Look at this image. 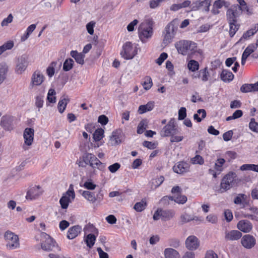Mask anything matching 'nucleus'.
Returning a JSON list of instances; mask_svg holds the SVG:
<instances>
[{"label": "nucleus", "instance_id": "nucleus-16", "mask_svg": "<svg viewBox=\"0 0 258 258\" xmlns=\"http://www.w3.org/2000/svg\"><path fill=\"white\" fill-rule=\"evenodd\" d=\"M186 247L189 250L197 249L200 246V241L194 235L188 236L185 242Z\"/></svg>", "mask_w": 258, "mask_h": 258}, {"label": "nucleus", "instance_id": "nucleus-46", "mask_svg": "<svg viewBox=\"0 0 258 258\" xmlns=\"http://www.w3.org/2000/svg\"><path fill=\"white\" fill-rule=\"evenodd\" d=\"M111 144L112 145H118L121 143V140L116 132H113L110 137Z\"/></svg>", "mask_w": 258, "mask_h": 258}, {"label": "nucleus", "instance_id": "nucleus-64", "mask_svg": "<svg viewBox=\"0 0 258 258\" xmlns=\"http://www.w3.org/2000/svg\"><path fill=\"white\" fill-rule=\"evenodd\" d=\"M225 219L228 222L231 221L233 219V215L230 210H226L224 212Z\"/></svg>", "mask_w": 258, "mask_h": 258}, {"label": "nucleus", "instance_id": "nucleus-52", "mask_svg": "<svg viewBox=\"0 0 258 258\" xmlns=\"http://www.w3.org/2000/svg\"><path fill=\"white\" fill-rule=\"evenodd\" d=\"M56 63L55 62H52L51 63L50 66H49L46 72L47 74L49 77H52V76L54 74V67L56 66Z\"/></svg>", "mask_w": 258, "mask_h": 258}, {"label": "nucleus", "instance_id": "nucleus-61", "mask_svg": "<svg viewBox=\"0 0 258 258\" xmlns=\"http://www.w3.org/2000/svg\"><path fill=\"white\" fill-rule=\"evenodd\" d=\"M98 121L102 125H105L108 122V118L105 115H101L98 117Z\"/></svg>", "mask_w": 258, "mask_h": 258}, {"label": "nucleus", "instance_id": "nucleus-48", "mask_svg": "<svg viewBox=\"0 0 258 258\" xmlns=\"http://www.w3.org/2000/svg\"><path fill=\"white\" fill-rule=\"evenodd\" d=\"M249 127L252 131L258 133V123L255 122L254 118H251L249 123Z\"/></svg>", "mask_w": 258, "mask_h": 258}, {"label": "nucleus", "instance_id": "nucleus-7", "mask_svg": "<svg viewBox=\"0 0 258 258\" xmlns=\"http://www.w3.org/2000/svg\"><path fill=\"white\" fill-rule=\"evenodd\" d=\"M175 212L173 210H164L158 208L154 213L153 218L157 221L161 219L163 221H168L173 218Z\"/></svg>", "mask_w": 258, "mask_h": 258}, {"label": "nucleus", "instance_id": "nucleus-6", "mask_svg": "<svg viewBox=\"0 0 258 258\" xmlns=\"http://www.w3.org/2000/svg\"><path fill=\"white\" fill-rule=\"evenodd\" d=\"M242 9L238 5H232L228 9L226 16L228 22L237 23V19L242 14Z\"/></svg>", "mask_w": 258, "mask_h": 258}, {"label": "nucleus", "instance_id": "nucleus-27", "mask_svg": "<svg viewBox=\"0 0 258 258\" xmlns=\"http://www.w3.org/2000/svg\"><path fill=\"white\" fill-rule=\"evenodd\" d=\"M165 258H180L178 252L172 248H167L164 250Z\"/></svg>", "mask_w": 258, "mask_h": 258}, {"label": "nucleus", "instance_id": "nucleus-18", "mask_svg": "<svg viewBox=\"0 0 258 258\" xmlns=\"http://www.w3.org/2000/svg\"><path fill=\"white\" fill-rule=\"evenodd\" d=\"M44 77L39 71H36L32 75L30 86L33 88L34 86L40 85L44 81Z\"/></svg>", "mask_w": 258, "mask_h": 258}, {"label": "nucleus", "instance_id": "nucleus-60", "mask_svg": "<svg viewBox=\"0 0 258 258\" xmlns=\"http://www.w3.org/2000/svg\"><path fill=\"white\" fill-rule=\"evenodd\" d=\"M120 167V165L119 163H115L110 165L108 167V169L111 173H114L119 169Z\"/></svg>", "mask_w": 258, "mask_h": 258}, {"label": "nucleus", "instance_id": "nucleus-33", "mask_svg": "<svg viewBox=\"0 0 258 258\" xmlns=\"http://www.w3.org/2000/svg\"><path fill=\"white\" fill-rule=\"evenodd\" d=\"M81 195L86 200L92 203H94L97 200V198L94 192L85 190L83 191L81 193Z\"/></svg>", "mask_w": 258, "mask_h": 258}, {"label": "nucleus", "instance_id": "nucleus-39", "mask_svg": "<svg viewBox=\"0 0 258 258\" xmlns=\"http://www.w3.org/2000/svg\"><path fill=\"white\" fill-rule=\"evenodd\" d=\"M255 48L256 47L254 45H249L244 50L242 55V56L247 58L249 56V55L254 51Z\"/></svg>", "mask_w": 258, "mask_h": 258}, {"label": "nucleus", "instance_id": "nucleus-20", "mask_svg": "<svg viewBox=\"0 0 258 258\" xmlns=\"http://www.w3.org/2000/svg\"><path fill=\"white\" fill-rule=\"evenodd\" d=\"M237 227L241 231L247 233L252 229V225L249 221L243 220L238 222Z\"/></svg>", "mask_w": 258, "mask_h": 258}, {"label": "nucleus", "instance_id": "nucleus-34", "mask_svg": "<svg viewBox=\"0 0 258 258\" xmlns=\"http://www.w3.org/2000/svg\"><path fill=\"white\" fill-rule=\"evenodd\" d=\"M206 116V111L205 109H200L197 111V113L194 115V118L198 122L202 121V119H204Z\"/></svg>", "mask_w": 258, "mask_h": 258}, {"label": "nucleus", "instance_id": "nucleus-47", "mask_svg": "<svg viewBox=\"0 0 258 258\" xmlns=\"http://www.w3.org/2000/svg\"><path fill=\"white\" fill-rule=\"evenodd\" d=\"M55 91L53 89L49 90L47 94V100L50 103H55L56 101Z\"/></svg>", "mask_w": 258, "mask_h": 258}, {"label": "nucleus", "instance_id": "nucleus-4", "mask_svg": "<svg viewBox=\"0 0 258 258\" xmlns=\"http://www.w3.org/2000/svg\"><path fill=\"white\" fill-rule=\"evenodd\" d=\"M178 20H174L171 22L165 28L164 36L163 43L167 45L170 43L176 33L177 30Z\"/></svg>", "mask_w": 258, "mask_h": 258}, {"label": "nucleus", "instance_id": "nucleus-28", "mask_svg": "<svg viewBox=\"0 0 258 258\" xmlns=\"http://www.w3.org/2000/svg\"><path fill=\"white\" fill-rule=\"evenodd\" d=\"M71 55L77 63L80 64H84L85 55L82 53H79L77 51L73 50L71 52Z\"/></svg>", "mask_w": 258, "mask_h": 258}, {"label": "nucleus", "instance_id": "nucleus-50", "mask_svg": "<svg viewBox=\"0 0 258 258\" xmlns=\"http://www.w3.org/2000/svg\"><path fill=\"white\" fill-rule=\"evenodd\" d=\"M191 161L193 164H199L200 165H202L204 163L203 157L199 155H197L195 157L191 158Z\"/></svg>", "mask_w": 258, "mask_h": 258}, {"label": "nucleus", "instance_id": "nucleus-19", "mask_svg": "<svg viewBox=\"0 0 258 258\" xmlns=\"http://www.w3.org/2000/svg\"><path fill=\"white\" fill-rule=\"evenodd\" d=\"M190 165L186 162H179L173 167V171L178 173L182 174L189 170Z\"/></svg>", "mask_w": 258, "mask_h": 258}, {"label": "nucleus", "instance_id": "nucleus-21", "mask_svg": "<svg viewBox=\"0 0 258 258\" xmlns=\"http://www.w3.org/2000/svg\"><path fill=\"white\" fill-rule=\"evenodd\" d=\"M242 236L241 232L238 230H231L228 232H226L225 238L226 240H237L240 239Z\"/></svg>", "mask_w": 258, "mask_h": 258}, {"label": "nucleus", "instance_id": "nucleus-38", "mask_svg": "<svg viewBox=\"0 0 258 258\" xmlns=\"http://www.w3.org/2000/svg\"><path fill=\"white\" fill-rule=\"evenodd\" d=\"M198 218L197 217H192L186 213H184L181 215L180 219L182 223H185L191 220H197Z\"/></svg>", "mask_w": 258, "mask_h": 258}, {"label": "nucleus", "instance_id": "nucleus-40", "mask_svg": "<svg viewBox=\"0 0 258 258\" xmlns=\"http://www.w3.org/2000/svg\"><path fill=\"white\" fill-rule=\"evenodd\" d=\"M188 69L192 71L195 72L198 70L199 68V62L195 60H190L187 64Z\"/></svg>", "mask_w": 258, "mask_h": 258}, {"label": "nucleus", "instance_id": "nucleus-54", "mask_svg": "<svg viewBox=\"0 0 258 258\" xmlns=\"http://www.w3.org/2000/svg\"><path fill=\"white\" fill-rule=\"evenodd\" d=\"M200 2L201 8H203L205 11H209V6H210L211 1L210 0H204Z\"/></svg>", "mask_w": 258, "mask_h": 258}, {"label": "nucleus", "instance_id": "nucleus-43", "mask_svg": "<svg viewBox=\"0 0 258 258\" xmlns=\"http://www.w3.org/2000/svg\"><path fill=\"white\" fill-rule=\"evenodd\" d=\"M228 23L230 25L229 35L230 37H232L239 29V25H237V23Z\"/></svg>", "mask_w": 258, "mask_h": 258}, {"label": "nucleus", "instance_id": "nucleus-41", "mask_svg": "<svg viewBox=\"0 0 258 258\" xmlns=\"http://www.w3.org/2000/svg\"><path fill=\"white\" fill-rule=\"evenodd\" d=\"M74 60L72 58L67 59L63 64V70L69 71L71 70L73 67Z\"/></svg>", "mask_w": 258, "mask_h": 258}, {"label": "nucleus", "instance_id": "nucleus-31", "mask_svg": "<svg viewBox=\"0 0 258 258\" xmlns=\"http://www.w3.org/2000/svg\"><path fill=\"white\" fill-rule=\"evenodd\" d=\"M258 31V24L255 25L253 28L248 30L243 34L242 37L240 38V40L242 39H247L250 36H253L256 32Z\"/></svg>", "mask_w": 258, "mask_h": 258}, {"label": "nucleus", "instance_id": "nucleus-12", "mask_svg": "<svg viewBox=\"0 0 258 258\" xmlns=\"http://www.w3.org/2000/svg\"><path fill=\"white\" fill-rule=\"evenodd\" d=\"M34 130L33 128H26L23 133L24 143L23 145V149L24 150L29 149V147L31 146L34 140Z\"/></svg>", "mask_w": 258, "mask_h": 258}, {"label": "nucleus", "instance_id": "nucleus-45", "mask_svg": "<svg viewBox=\"0 0 258 258\" xmlns=\"http://www.w3.org/2000/svg\"><path fill=\"white\" fill-rule=\"evenodd\" d=\"M142 85L145 90H149L152 86V81L151 77L149 76L146 77Z\"/></svg>", "mask_w": 258, "mask_h": 258}, {"label": "nucleus", "instance_id": "nucleus-17", "mask_svg": "<svg viewBox=\"0 0 258 258\" xmlns=\"http://www.w3.org/2000/svg\"><path fill=\"white\" fill-rule=\"evenodd\" d=\"M241 243L245 248L250 249L255 245L256 240L253 236L246 234L242 237Z\"/></svg>", "mask_w": 258, "mask_h": 258}, {"label": "nucleus", "instance_id": "nucleus-57", "mask_svg": "<svg viewBox=\"0 0 258 258\" xmlns=\"http://www.w3.org/2000/svg\"><path fill=\"white\" fill-rule=\"evenodd\" d=\"M168 55L165 52H162L158 59L156 60V62L159 65H161L163 62L167 58Z\"/></svg>", "mask_w": 258, "mask_h": 258}, {"label": "nucleus", "instance_id": "nucleus-58", "mask_svg": "<svg viewBox=\"0 0 258 258\" xmlns=\"http://www.w3.org/2000/svg\"><path fill=\"white\" fill-rule=\"evenodd\" d=\"M240 91L242 93H247L251 92V85L250 84H245L240 87Z\"/></svg>", "mask_w": 258, "mask_h": 258}, {"label": "nucleus", "instance_id": "nucleus-55", "mask_svg": "<svg viewBox=\"0 0 258 258\" xmlns=\"http://www.w3.org/2000/svg\"><path fill=\"white\" fill-rule=\"evenodd\" d=\"M95 25V22L91 21L88 23L86 25V29L88 33L90 35H93L94 33V27Z\"/></svg>", "mask_w": 258, "mask_h": 258}, {"label": "nucleus", "instance_id": "nucleus-37", "mask_svg": "<svg viewBox=\"0 0 258 258\" xmlns=\"http://www.w3.org/2000/svg\"><path fill=\"white\" fill-rule=\"evenodd\" d=\"M104 130L99 128L97 129L93 134V139L95 141H100L103 137Z\"/></svg>", "mask_w": 258, "mask_h": 258}, {"label": "nucleus", "instance_id": "nucleus-35", "mask_svg": "<svg viewBox=\"0 0 258 258\" xmlns=\"http://www.w3.org/2000/svg\"><path fill=\"white\" fill-rule=\"evenodd\" d=\"M148 121L146 119L141 120L139 123L137 127V133L139 134H142L143 133L144 131L148 127Z\"/></svg>", "mask_w": 258, "mask_h": 258}, {"label": "nucleus", "instance_id": "nucleus-8", "mask_svg": "<svg viewBox=\"0 0 258 258\" xmlns=\"http://www.w3.org/2000/svg\"><path fill=\"white\" fill-rule=\"evenodd\" d=\"M6 246L9 249H15L20 246L18 236L12 232L7 231L5 234Z\"/></svg>", "mask_w": 258, "mask_h": 258}, {"label": "nucleus", "instance_id": "nucleus-23", "mask_svg": "<svg viewBox=\"0 0 258 258\" xmlns=\"http://www.w3.org/2000/svg\"><path fill=\"white\" fill-rule=\"evenodd\" d=\"M13 119L11 116H4L1 118V124L5 130H11L12 128Z\"/></svg>", "mask_w": 258, "mask_h": 258}, {"label": "nucleus", "instance_id": "nucleus-10", "mask_svg": "<svg viewBox=\"0 0 258 258\" xmlns=\"http://www.w3.org/2000/svg\"><path fill=\"white\" fill-rule=\"evenodd\" d=\"M75 198V194L73 188V185L71 184L68 190L63 195L59 200L61 208L67 209L69 206V203L72 201L71 199L74 200Z\"/></svg>", "mask_w": 258, "mask_h": 258}, {"label": "nucleus", "instance_id": "nucleus-13", "mask_svg": "<svg viewBox=\"0 0 258 258\" xmlns=\"http://www.w3.org/2000/svg\"><path fill=\"white\" fill-rule=\"evenodd\" d=\"M82 158L88 165H89L93 168H98L99 166L101 164L100 160L91 153H86L84 154Z\"/></svg>", "mask_w": 258, "mask_h": 258}, {"label": "nucleus", "instance_id": "nucleus-30", "mask_svg": "<svg viewBox=\"0 0 258 258\" xmlns=\"http://www.w3.org/2000/svg\"><path fill=\"white\" fill-rule=\"evenodd\" d=\"M8 70V67L6 64L0 63V86L6 79Z\"/></svg>", "mask_w": 258, "mask_h": 258}, {"label": "nucleus", "instance_id": "nucleus-24", "mask_svg": "<svg viewBox=\"0 0 258 258\" xmlns=\"http://www.w3.org/2000/svg\"><path fill=\"white\" fill-rule=\"evenodd\" d=\"M209 73L207 70V68L201 70L200 71L193 75L194 78H201L203 82L208 80Z\"/></svg>", "mask_w": 258, "mask_h": 258}, {"label": "nucleus", "instance_id": "nucleus-15", "mask_svg": "<svg viewBox=\"0 0 258 258\" xmlns=\"http://www.w3.org/2000/svg\"><path fill=\"white\" fill-rule=\"evenodd\" d=\"M42 194L39 185L30 187L26 196L27 200H32L37 199Z\"/></svg>", "mask_w": 258, "mask_h": 258}, {"label": "nucleus", "instance_id": "nucleus-51", "mask_svg": "<svg viewBox=\"0 0 258 258\" xmlns=\"http://www.w3.org/2000/svg\"><path fill=\"white\" fill-rule=\"evenodd\" d=\"M178 120H183L185 118L186 116V109L185 107H181L178 112Z\"/></svg>", "mask_w": 258, "mask_h": 258}, {"label": "nucleus", "instance_id": "nucleus-1", "mask_svg": "<svg viewBox=\"0 0 258 258\" xmlns=\"http://www.w3.org/2000/svg\"><path fill=\"white\" fill-rule=\"evenodd\" d=\"M154 21L152 19H146L138 28V35L141 41L145 43L150 39L153 34Z\"/></svg>", "mask_w": 258, "mask_h": 258}, {"label": "nucleus", "instance_id": "nucleus-36", "mask_svg": "<svg viewBox=\"0 0 258 258\" xmlns=\"http://www.w3.org/2000/svg\"><path fill=\"white\" fill-rule=\"evenodd\" d=\"M96 240V237L94 234H89L86 237L85 241L87 246L91 248L94 244Z\"/></svg>", "mask_w": 258, "mask_h": 258}, {"label": "nucleus", "instance_id": "nucleus-59", "mask_svg": "<svg viewBox=\"0 0 258 258\" xmlns=\"http://www.w3.org/2000/svg\"><path fill=\"white\" fill-rule=\"evenodd\" d=\"M84 187L89 190H93L96 187V185L94 184L91 180H88L84 183Z\"/></svg>", "mask_w": 258, "mask_h": 258}, {"label": "nucleus", "instance_id": "nucleus-14", "mask_svg": "<svg viewBox=\"0 0 258 258\" xmlns=\"http://www.w3.org/2000/svg\"><path fill=\"white\" fill-rule=\"evenodd\" d=\"M28 65V57L25 55L21 56L18 58L15 72L18 74H22L26 69Z\"/></svg>", "mask_w": 258, "mask_h": 258}, {"label": "nucleus", "instance_id": "nucleus-62", "mask_svg": "<svg viewBox=\"0 0 258 258\" xmlns=\"http://www.w3.org/2000/svg\"><path fill=\"white\" fill-rule=\"evenodd\" d=\"M233 135L232 131L230 130L223 135V138L225 141H228L231 140Z\"/></svg>", "mask_w": 258, "mask_h": 258}, {"label": "nucleus", "instance_id": "nucleus-26", "mask_svg": "<svg viewBox=\"0 0 258 258\" xmlns=\"http://www.w3.org/2000/svg\"><path fill=\"white\" fill-rule=\"evenodd\" d=\"M154 107V102L150 101L145 105H140L138 109V113L142 114L147 111H150L153 109Z\"/></svg>", "mask_w": 258, "mask_h": 258}, {"label": "nucleus", "instance_id": "nucleus-2", "mask_svg": "<svg viewBox=\"0 0 258 258\" xmlns=\"http://www.w3.org/2000/svg\"><path fill=\"white\" fill-rule=\"evenodd\" d=\"M175 47L178 52L183 55H188L193 57V55L197 52V44L188 40H180L175 43Z\"/></svg>", "mask_w": 258, "mask_h": 258}, {"label": "nucleus", "instance_id": "nucleus-63", "mask_svg": "<svg viewBox=\"0 0 258 258\" xmlns=\"http://www.w3.org/2000/svg\"><path fill=\"white\" fill-rule=\"evenodd\" d=\"M191 11H195L201 9L200 2L199 1L193 2L190 5Z\"/></svg>", "mask_w": 258, "mask_h": 258}, {"label": "nucleus", "instance_id": "nucleus-9", "mask_svg": "<svg viewBox=\"0 0 258 258\" xmlns=\"http://www.w3.org/2000/svg\"><path fill=\"white\" fill-rule=\"evenodd\" d=\"M123 49L120 52V55L125 59H131L137 54L136 47H134L130 42H126L123 46Z\"/></svg>", "mask_w": 258, "mask_h": 258}, {"label": "nucleus", "instance_id": "nucleus-42", "mask_svg": "<svg viewBox=\"0 0 258 258\" xmlns=\"http://www.w3.org/2000/svg\"><path fill=\"white\" fill-rule=\"evenodd\" d=\"M225 160L223 158L218 159L215 163V169L220 173L223 170V165L225 163Z\"/></svg>", "mask_w": 258, "mask_h": 258}, {"label": "nucleus", "instance_id": "nucleus-56", "mask_svg": "<svg viewBox=\"0 0 258 258\" xmlns=\"http://www.w3.org/2000/svg\"><path fill=\"white\" fill-rule=\"evenodd\" d=\"M14 46V42L12 41H9L1 46L3 51L5 52L7 50H10Z\"/></svg>", "mask_w": 258, "mask_h": 258}, {"label": "nucleus", "instance_id": "nucleus-25", "mask_svg": "<svg viewBox=\"0 0 258 258\" xmlns=\"http://www.w3.org/2000/svg\"><path fill=\"white\" fill-rule=\"evenodd\" d=\"M242 213L244 217L253 219V216L252 214H257L258 209L255 207H250L248 208H245L244 211H243Z\"/></svg>", "mask_w": 258, "mask_h": 258}, {"label": "nucleus", "instance_id": "nucleus-53", "mask_svg": "<svg viewBox=\"0 0 258 258\" xmlns=\"http://www.w3.org/2000/svg\"><path fill=\"white\" fill-rule=\"evenodd\" d=\"M13 16L12 14L8 15V17L4 19L1 23V26L2 27L7 26L9 24L12 22L13 20Z\"/></svg>", "mask_w": 258, "mask_h": 258}, {"label": "nucleus", "instance_id": "nucleus-49", "mask_svg": "<svg viewBox=\"0 0 258 258\" xmlns=\"http://www.w3.org/2000/svg\"><path fill=\"white\" fill-rule=\"evenodd\" d=\"M187 201V198L186 196L183 195H175V199H174V202L178 204H183L185 203Z\"/></svg>", "mask_w": 258, "mask_h": 258}, {"label": "nucleus", "instance_id": "nucleus-29", "mask_svg": "<svg viewBox=\"0 0 258 258\" xmlns=\"http://www.w3.org/2000/svg\"><path fill=\"white\" fill-rule=\"evenodd\" d=\"M69 102V99L67 96H63L61 97L58 103V109L60 113H62L64 111Z\"/></svg>", "mask_w": 258, "mask_h": 258}, {"label": "nucleus", "instance_id": "nucleus-5", "mask_svg": "<svg viewBox=\"0 0 258 258\" xmlns=\"http://www.w3.org/2000/svg\"><path fill=\"white\" fill-rule=\"evenodd\" d=\"M41 246L42 249L45 251H60V248L55 245V242L53 241L51 237L45 232H42L40 234Z\"/></svg>", "mask_w": 258, "mask_h": 258}, {"label": "nucleus", "instance_id": "nucleus-3", "mask_svg": "<svg viewBox=\"0 0 258 258\" xmlns=\"http://www.w3.org/2000/svg\"><path fill=\"white\" fill-rule=\"evenodd\" d=\"M239 180L235 173L230 172L222 179L220 189L221 192H223L231 188L238 185Z\"/></svg>", "mask_w": 258, "mask_h": 258}, {"label": "nucleus", "instance_id": "nucleus-44", "mask_svg": "<svg viewBox=\"0 0 258 258\" xmlns=\"http://www.w3.org/2000/svg\"><path fill=\"white\" fill-rule=\"evenodd\" d=\"M146 206H147L146 203L145 201L142 200L140 202H138V203H136V204L134 206V208L137 212H142L145 209Z\"/></svg>", "mask_w": 258, "mask_h": 258}, {"label": "nucleus", "instance_id": "nucleus-22", "mask_svg": "<svg viewBox=\"0 0 258 258\" xmlns=\"http://www.w3.org/2000/svg\"><path fill=\"white\" fill-rule=\"evenodd\" d=\"M81 227L79 225H75L70 228L67 233L68 238L73 239L76 238L81 232Z\"/></svg>", "mask_w": 258, "mask_h": 258}, {"label": "nucleus", "instance_id": "nucleus-11", "mask_svg": "<svg viewBox=\"0 0 258 258\" xmlns=\"http://www.w3.org/2000/svg\"><path fill=\"white\" fill-rule=\"evenodd\" d=\"M178 131L176 126V124L174 118H171L161 131L160 135L162 137L171 136L172 135H176Z\"/></svg>", "mask_w": 258, "mask_h": 258}, {"label": "nucleus", "instance_id": "nucleus-32", "mask_svg": "<svg viewBox=\"0 0 258 258\" xmlns=\"http://www.w3.org/2000/svg\"><path fill=\"white\" fill-rule=\"evenodd\" d=\"M233 74L227 70H223L221 74V79L224 82H230L233 79Z\"/></svg>", "mask_w": 258, "mask_h": 258}]
</instances>
